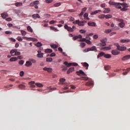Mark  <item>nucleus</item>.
Instances as JSON below:
<instances>
[{"mask_svg": "<svg viewBox=\"0 0 130 130\" xmlns=\"http://www.w3.org/2000/svg\"><path fill=\"white\" fill-rule=\"evenodd\" d=\"M109 4L110 6H114L116 9L120 10V11L123 12L127 11V8H128V4L126 3H116L110 1Z\"/></svg>", "mask_w": 130, "mask_h": 130, "instance_id": "obj_1", "label": "nucleus"}, {"mask_svg": "<svg viewBox=\"0 0 130 130\" xmlns=\"http://www.w3.org/2000/svg\"><path fill=\"white\" fill-rule=\"evenodd\" d=\"M87 51H95V52H97L98 50H97V49L96 48V46H93L91 48H87Z\"/></svg>", "mask_w": 130, "mask_h": 130, "instance_id": "obj_2", "label": "nucleus"}, {"mask_svg": "<svg viewBox=\"0 0 130 130\" xmlns=\"http://www.w3.org/2000/svg\"><path fill=\"white\" fill-rule=\"evenodd\" d=\"M64 29H66V30H67V31H68L69 32H74V29H73V28L69 26L68 25H65L64 26Z\"/></svg>", "mask_w": 130, "mask_h": 130, "instance_id": "obj_3", "label": "nucleus"}, {"mask_svg": "<svg viewBox=\"0 0 130 130\" xmlns=\"http://www.w3.org/2000/svg\"><path fill=\"white\" fill-rule=\"evenodd\" d=\"M76 74L78 76H80V77H82V76H87L86 74H85L82 70H79L76 72Z\"/></svg>", "mask_w": 130, "mask_h": 130, "instance_id": "obj_4", "label": "nucleus"}, {"mask_svg": "<svg viewBox=\"0 0 130 130\" xmlns=\"http://www.w3.org/2000/svg\"><path fill=\"white\" fill-rule=\"evenodd\" d=\"M119 53H120V52L119 51H118L117 50H113L112 51V54H113V55H118V54H119Z\"/></svg>", "mask_w": 130, "mask_h": 130, "instance_id": "obj_5", "label": "nucleus"}, {"mask_svg": "<svg viewBox=\"0 0 130 130\" xmlns=\"http://www.w3.org/2000/svg\"><path fill=\"white\" fill-rule=\"evenodd\" d=\"M86 23H87L86 20H83L82 21H80V20H79L78 26H85Z\"/></svg>", "mask_w": 130, "mask_h": 130, "instance_id": "obj_6", "label": "nucleus"}, {"mask_svg": "<svg viewBox=\"0 0 130 130\" xmlns=\"http://www.w3.org/2000/svg\"><path fill=\"white\" fill-rule=\"evenodd\" d=\"M32 17L34 20H36V19H40V16L38 14H35L32 15Z\"/></svg>", "mask_w": 130, "mask_h": 130, "instance_id": "obj_7", "label": "nucleus"}, {"mask_svg": "<svg viewBox=\"0 0 130 130\" xmlns=\"http://www.w3.org/2000/svg\"><path fill=\"white\" fill-rule=\"evenodd\" d=\"M117 50H119L120 51H124V50H126V47L120 46L117 49Z\"/></svg>", "mask_w": 130, "mask_h": 130, "instance_id": "obj_8", "label": "nucleus"}, {"mask_svg": "<svg viewBox=\"0 0 130 130\" xmlns=\"http://www.w3.org/2000/svg\"><path fill=\"white\" fill-rule=\"evenodd\" d=\"M1 16L3 19H6L7 17H9V14L7 12H4L1 14Z\"/></svg>", "mask_w": 130, "mask_h": 130, "instance_id": "obj_9", "label": "nucleus"}, {"mask_svg": "<svg viewBox=\"0 0 130 130\" xmlns=\"http://www.w3.org/2000/svg\"><path fill=\"white\" fill-rule=\"evenodd\" d=\"M130 59V55H127L123 56L122 58V60L125 61V60H127V59Z\"/></svg>", "mask_w": 130, "mask_h": 130, "instance_id": "obj_10", "label": "nucleus"}, {"mask_svg": "<svg viewBox=\"0 0 130 130\" xmlns=\"http://www.w3.org/2000/svg\"><path fill=\"white\" fill-rule=\"evenodd\" d=\"M25 67H31V66H32V62H31V61L28 60V61H26L25 64Z\"/></svg>", "mask_w": 130, "mask_h": 130, "instance_id": "obj_11", "label": "nucleus"}, {"mask_svg": "<svg viewBox=\"0 0 130 130\" xmlns=\"http://www.w3.org/2000/svg\"><path fill=\"white\" fill-rule=\"evenodd\" d=\"M88 25L90 26V27H96V23L95 22H88Z\"/></svg>", "mask_w": 130, "mask_h": 130, "instance_id": "obj_12", "label": "nucleus"}, {"mask_svg": "<svg viewBox=\"0 0 130 130\" xmlns=\"http://www.w3.org/2000/svg\"><path fill=\"white\" fill-rule=\"evenodd\" d=\"M43 70L44 71H46L47 72H48V73H51V72H52V69L51 68H47L45 67V68H44Z\"/></svg>", "mask_w": 130, "mask_h": 130, "instance_id": "obj_13", "label": "nucleus"}, {"mask_svg": "<svg viewBox=\"0 0 130 130\" xmlns=\"http://www.w3.org/2000/svg\"><path fill=\"white\" fill-rule=\"evenodd\" d=\"M18 50L16 49V51L15 52V53L14 54H12V56H18L19 55H21V52H18L17 51Z\"/></svg>", "mask_w": 130, "mask_h": 130, "instance_id": "obj_14", "label": "nucleus"}, {"mask_svg": "<svg viewBox=\"0 0 130 130\" xmlns=\"http://www.w3.org/2000/svg\"><path fill=\"white\" fill-rule=\"evenodd\" d=\"M28 84L29 85H30L31 88H35V85H34V84H35V82L30 81L28 83Z\"/></svg>", "mask_w": 130, "mask_h": 130, "instance_id": "obj_15", "label": "nucleus"}, {"mask_svg": "<svg viewBox=\"0 0 130 130\" xmlns=\"http://www.w3.org/2000/svg\"><path fill=\"white\" fill-rule=\"evenodd\" d=\"M63 64H65L67 67V68H69V67H72V63H69L68 61H64Z\"/></svg>", "mask_w": 130, "mask_h": 130, "instance_id": "obj_16", "label": "nucleus"}, {"mask_svg": "<svg viewBox=\"0 0 130 130\" xmlns=\"http://www.w3.org/2000/svg\"><path fill=\"white\" fill-rule=\"evenodd\" d=\"M110 12V9L109 8H105V10L103 11L104 14H108Z\"/></svg>", "mask_w": 130, "mask_h": 130, "instance_id": "obj_17", "label": "nucleus"}, {"mask_svg": "<svg viewBox=\"0 0 130 130\" xmlns=\"http://www.w3.org/2000/svg\"><path fill=\"white\" fill-rule=\"evenodd\" d=\"M88 77L83 76L79 78V80H81V81H88Z\"/></svg>", "mask_w": 130, "mask_h": 130, "instance_id": "obj_18", "label": "nucleus"}, {"mask_svg": "<svg viewBox=\"0 0 130 130\" xmlns=\"http://www.w3.org/2000/svg\"><path fill=\"white\" fill-rule=\"evenodd\" d=\"M118 26H119V27H120V28H123V27H124V26H125V24L124 23V22H120L118 24Z\"/></svg>", "mask_w": 130, "mask_h": 130, "instance_id": "obj_19", "label": "nucleus"}, {"mask_svg": "<svg viewBox=\"0 0 130 130\" xmlns=\"http://www.w3.org/2000/svg\"><path fill=\"white\" fill-rule=\"evenodd\" d=\"M19 89H21V90H24L25 88H26V86L23 84H20L18 85Z\"/></svg>", "mask_w": 130, "mask_h": 130, "instance_id": "obj_20", "label": "nucleus"}, {"mask_svg": "<svg viewBox=\"0 0 130 130\" xmlns=\"http://www.w3.org/2000/svg\"><path fill=\"white\" fill-rule=\"evenodd\" d=\"M82 64L83 66V67H85L86 70H88V68H89V64H88V63L85 62L82 63Z\"/></svg>", "mask_w": 130, "mask_h": 130, "instance_id": "obj_21", "label": "nucleus"}, {"mask_svg": "<svg viewBox=\"0 0 130 130\" xmlns=\"http://www.w3.org/2000/svg\"><path fill=\"white\" fill-rule=\"evenodd\" d=\"M18 60L17 57H12L10 59V61H16Z\"/></svg>", "mask_w": 130, "mask_h": 130, "instance_id": "obj_22", "label": "nucleus"}, {"mask_svg": "<svg viewBox=\"0 0 130 130\" xmlns=\"http://www.w3.org/2000/svg\"><path fill=\"white\" fill-rule=\"evenodd\" d=\"M75 70V68L72 67L70 68L69 70L67 71V74H70V73H72V72H73V71Z\"/></svg>", "mask_w": 130, "mask_h": 130, "instance_id": "obj_23", "label": "nucleus"}, {"mask_svg": "<svg viewBox=\"0 0 130 130\" xmlns=\"http://www.w3.org/2000/svg\"><path fill=\"white\" fill-rule=\"evenodd\" d=\"M88 14L87 13H85L84 14L83 17H84L85 20H90V18L88 17Z\"/></svg>", "mask_w": 130, "mask_h": 130, "instance_id": "obj_24", "label": "nucleus"}, {"mask_svg": "<svg viewBox=\"0 0 130 130\" xmlns=\"http://www.w3.org/2000/svg\"><path fill=\"white\" fill-rule=\"evenodd\" d=\"M27 30L28 31V32H30V33H32L33 32V29H32V27L30 26H28L27 27Z\"/></svg>", "mask_w": 130, "mask_h": 130, "instance_id": "obj_25", "label": "nucleus"}, {"mask_svg": "<svg viewBox=\"0 0 130 130\" xmlns=\"http://www.w3.org/2000/svg\"><path fill=\"white\" fill-rule=\"evenodd\" d=\"M105 55V53L103 52H101L100 54L98 55V58L99 57H101V56H104Z\"/></svg>", "mask_w": 130, "mask_h": 130, "instance_id": "obj_26", "label": "nucleus"}, {"mask_svg": "<svg viewBox=\"0 0 130 130\" xmlns=\"http://www.w3.org/2000/svg\"><path fill=\"white\" fill-rule=\"evenodd\" d=\"M125 71L126 72L122 73V75H123V76H125V75H127V74H128V72H129L130 71V68H127L125 70Z\"/></svg>", "mask_w": 130, "mask_h": 130, "instance_id": "obj_27", "label": "nucleus"}, {"mask_svg": "<svg viewBox=\"0 0 130 130\" xmlns=\"http://www.w3.org/2000/svg\"><path fill=\"white\" fill-rule=\"evenodd\" d=\"M93 81L88 82L85 84L86 86H93Z\"/></svg>", "mask_w": 130, "mask_h": 130, "instance_id": "obj_28", "label": "nucleus"}, {"mask_svg": "<svg viewBox=\"0 0 130 130\" xmlns=\"http://www.w3.org/2000/svg\"><path fill=\"white\" fill-rule=\"evenodd\" d=\"M130 40H121L120 42L121 43H126V42H129Z\"/></svg>", "mask_w": 130, "mask_h": 130, "instance_id": "obj_29", "label": "nucleus"}, {"mask_svg": "<svg viewBox=\"0 0 130 130\" xmlns=\"http://www.w3.org/2000/svg\"><path fill=\"white\" fill-rule=\"evenodd\" d=\"M50 28L51 30H53V31H54L55 32H57L58 31V29H57V28L53 27V26H50Z\"/></svg>", "mask_w": 130, "mask_h": 130, "instance_id": "obj_30", "label": "nucleus"}, {"mask_svg": "<svg viewBox=\"0 0 130 130\" xmlns=\"http://www.w3.org/2000/svg\"><path fill=\"white\" fill-rule=\"evenodd\" d=\"M46 53H51L52 52V50L50 49H47L45 50Z\"/></svg>", "mask_w": 130, "mask_h": 130, "instance_id": "obj_31", "label": "nucleus"}, {"mask_svg": "<svg viewBox=\"0 0 130 130\" xmlns=\"http://www.w3.org/2000/svg\"><path fill=\"white\" fill-rule=\"evenodd\" d=\"M101 12V10H96L93 12H92L91 13V15H96V14H98V13H100Z\"/></svg>", "mask_w": 130, "mask_h": 130, "instance_id": "obj_32", "label": "nucleus"}, {"mask_svg": "<svg viewBox=\"0 0 130 130\" xmlns=\"http://www.w3.org/2000/svg\"><path fill=\"white\" fill-rule=\"evenodd\" d=\"M36 86H37V87H39V88H42V87H43V84H41V83H35Z\"/></svg>", "mask_w": 130, "mask_h": 130, "instance_id": "obj_33", "label": "nucleus"}, {"mask_svg": "<svg viewBox=\"0 0 130 130\" xmlns=\"http://www.w3.org/2000/svg\"><path fill=\"white\" fill-rule=\"evenodd\" d=\"M110 69H111V67H110V66H109V65L105 66V71H109V70H110Z\"/></svg>", "mask_w": 130, "mask_h": 130, "instance_id": "obj_34", "label": "nucleus"}, {"mask_svg": "<svg viewBox=\"0 0 130 130\" xmlns=\"http://www.w3.org/2000/svg\"><path fill=\"white\" fill-rule=\"evenodd\" d=\"M15 5L16 7H22L23 6V4L22 3H16Z\"/></svg>", "mask_w": 130, "mask_h": 130, "instance_id": "obj_35", "label": "nucleus"}, {"mask_svg": "<svg viewBox=\"0 0 130 130\" xmlns=\"http://www.w3.org/2000/svg\"><path fill=\"white\" fill-rule=\"evenodd\" d=\"M105 18H106V19H111V18H112V15L110 14H107L105 15Z\"/></svg>", "mask_w": 130, "mask_h": 130, "instance_id": "obj_36", "label": "nucleus"}, {"mask_svg": "<svg viewBox=\"0 0 130 130\" xmlns=\"http://www.w3.org/2000/svg\"><path fill=\"white\" fill-rule=\"evenodd\" d=\"M64 82H66V79L63 78L60 79V83L62 84V85L64 84Z\"/></svg>", "mask_w": 130, "mask_h": 130, "instance_id": "obj_37", "label": "nucleus"}, {"mask_svg": "<svg viewBox=\"0 0 130 130\" xmlns=\"http://www.w3.org/2000/svg\"><path fill=\"white\" fill-rule=\"evenodd\" d=\"M115 20L116 21H118V22H120V23H122V22H124V20L120 18H115Z\"/></svg>", "mask_w": 130, "mask_h": 130, "instance_id": "obj_38", "label": "nucleus"}, {"mask_svg": "<svg viewBox=\"0 0 130 130\" xmlns=\"http://www.w3.org/2000/svg\"><path fill=\"white\" fill-rule=\"evenodd\" d=\"M112 31V29H106L105 31V33H106V34H109V33H110V32Z\"/></svg>", "mask_w": 130, "mask_h": 130, "instance_id": "obj_39", "label": "nucleus"}, {"mask_svg": "<svg viewBox=\"0 0 130 130\" xmlns=\"http://www.w3.org/2000/svg\"><path fill=\"white\" fill-rule=\"evenodd\" d=\"M47 62H51L52 61V58L51 57H48L46 58Z\"/></svg>", "mask_w": 130, "mask_h": 130, "instance_id": "obj_40", "label": "nucleus"}, {"mask_svg": "<svg viewBox=\"0 0 130 130\" xmlns=\"http://www.w3.org/2000/svg\"><path fill=\"white\" fill-rule=\"evenodd\" d=\"M104 57H105V58H111V55L109 54H105Z\"/></svg>", "mask_w": 130, "mask_h": 130, "instance_id": "obj_41", "label": "nucleus"}, {"mask_svg": "<svg viewBox=\"0 0 130 130\" xmlns=\"http://www.w3.org/2000/svg\"><path fill=\"white\" fill-rule=\"evenodd\" d=\"M98 46H101V47L106 46V43H100L99 44H98Z\"/></svg>", "mask_w": 130, "mask_h": 130, "instance_id": "obj_42", "label": "nucleus"}, {"mask_svg": "<svg viewBox=\"0 0 130 130\" xmlns=\"http://www.w3.org/2000/svg\"><path fill=\"white\" fill-rule=\"evenodd\" d=\"M28 60H30L32 63H36V60L35 59L30 58Z\"/></svg>", "mask_w": 130, "mask_h": 130, "instance_id": "obj_43", "label": "nucleus"}, {"mask_svg": "<svg viewBox=\"0 0 130 130\" xmlns=\"http://www.w3.org/2000/svg\"><path fill=\"white\" fill-rule=\"evenodd\" d=\"M50 46L52 48H57L58 47V46L56 44H52L50 45Z\"/></svg>", "mask_w": 130, "mask_h": 130, "instance_id": "obj_44", "label": "nucleus"}, {"mask_svg": "<svg viewBox=\"0 0 130 130\" xmlns=\"http://www.w3.org/2000/svg\"><path fill=\"white\" fill-rule=\"evenodd\" d=\"M101 42L102 43H106L107 42V39L105 38L100 40Z\"/></svg>", "mask_w": 130, "mask_h": 130, "instance_id": "obj_45", "label": "nucleus"}, {"mask_svg": "<svg viewBox=\"0 0 130 130\" xmlns=\"http://www.w3.org/2000/svg\"><path fill=\"white\" fill-rule=\"evenodd\" d=\"M98 18L99 19H104L105 18V15L101 14L100 15H99Z\"/></svg>", "mask_w": 130, "mask_h": 130, "instance_id": "obj_46", "label": "nucleus"}, {"mask_svg": "<svg viewBox=\"0 0 130 130\" xmlns=\"http://www.w3.org/2000/svg\"><path fill=\"white\" fill-rule=\"evenodd\" d=\"M105 50H110L111 49V45H109L108 47H104Z\"/></svg>", "mask_w": 130, "mask_h": 130, "instance_id": "obj_47", "label": "nucleus"}, {"mask_svg": "<svg viewBox=\"0 0 130 130\" xmlns=\"http://www.w3.org/2000/svg\"><path fill=\"white\" fill-rule=\"evenodd\" d=\"M21 33L22 36H25L26 34H27V32L25 30H21Z\"/></svg>", "mask_w": 130, "mask_h": 130, "instance_id": "obj_48", "label": "nucleus"}, {"mask_svg": "<svg viewBox=\"0 0 130 130\" xmlns=\"http://www.w3.org/2000/svg\"><path fill=\"white\" fill-rule=\"evenodd\" d=\"M37 57L42 58L43 57V53H39L37 55Z\"/></svg>", "mask_w": 130, "mask_h": 130, "instance_id": "obj_49", "label": "nucleus"}, {"mask_svg": "<svg viewBox=\"0 0 130 130\" xmlns=\"http://www.w3.org/2000/svg\"><path fill=\"white\" fill-rule=\"evenodd\" d=\"M36 46H37V47H40V46H42V44L40 42H38L37 44H36Z\"/></svg>", "mask_w": 130, "mask_h": 130, "instance_id": "obj_50", "label": "nucleus"}, {"mask_svg": "<svg viewBox=\"0 0 130 130\" xmlns=\"http://www.w3.org/2000/svg\"><path fill=\"white\" fill-rule=\"evenodd\" d=\"M107 75H108V76H109V78H111L112 77H114V76H115V73H111V74H109L108 73H107Z\"/></svg>", "mask_w": 130, "mask_h": 130, "instance_id": "obj_51", "label": "nucleus"}, {"mask_svg": "<svg viewBox=\"0 0 130 130\" xmlns=\"http://www.w3.org/2000/svg\"><path fill=\"white\" fill-rule=\"evenodd\" d=\"M62 71H67L68 70V67L66 66H62Z\"/></svg>", "mask_w": 130, "mask_h": 130, "instance_id": "obj_52", "label": "nucleus"}, {"mask_svg": "<svg viewBox=\"0 0 130 130\" xmlns=\"http://www.w3.org/2000/svg\"><path fill=\"white\" fill-rule=\"evenodd\" d=\"M29 41H34V42H36V41H38V40H37V39H36V38H30V39H29Z\"/></svg>", "mask_w": 130, "mask_h": 130, "instance_id": "obj_53", "label": "nucleus"}, {"mask_svg": "<svg viewBox=\"0 0 130 130\" xmlns=\"http://www.w3.org/2000/svg\"><path fill=\"white\" fill-rule=\"evenodd\" d=\"M16 51V49H12L11 51H10V53L11 54H13V53H15Z\"/></svg>", "mask_w": 130, "mask_h": 130, "instance_id": "obj_54", "label": "nucleus"}, {"mask_svg": "<svg viewBox=\"0 0 130 130\" xmlns=\"http://www.w3.org/2000/svg\"><path fill=\"white\" fill-rule=\"evenodd\" d=\"M80 46L83 48L86 46V44L85 43H81Z\"/></svg>", "mask_w": 130, "mask_h": 130, "instance_id": "obj_55", "label": "nucleus"}, {"mask_svg": "<svg viewBox=\"0 0 130 130\" xmlns=\"http://www.w3.org/2000/svg\"><path fill=\"white\" fill-rule=\"evenodd\" d=\"M68 12H70V13H75V12H77V10H75L74 9H69Z\"/></svg>", "mask_w": 130, "mask_h": 130, "instance_id": "obj_56", "label": "nucleus"}, {"mask_svg": "<svg viewBox=\"0 0 130 130\" xmlns=\"http://www.w3.org/2000/svg\"><path fill=\"white\" fill-rule=\"evenodd\" d=\"M60 5H61V4H60V3H56V4H54V7H59V6H60Z\"/></svg>", "mask_w": 130, "mask_h": 130, "instance_id": "obj_57", "label": "nucleus"}, {"mask_svg": "<svg viewBox=\"0 0 130 130\" xmlns=\"http://www.w3.org/2000/svg\"><path fill=\"white\" fill-rule=\"evenodd\" d=\"M17 40H18V41H23V39H22L21 37H18L17 38Z\"/></svg>", "mask_w": 130, "mask_h": 130, "instance_id": "obj_58", "label": "nucleus"}, {"mask_svg": "<svg viewBox=\"0 0 130 130\" xmlns=\"http://www.w3.org/2000/svg\"><path fill=\"white\" fill-rule=\"evenodd\" d=\"M114 45L116 47H117V49H118V48L119 47V44L117 43H114Z\"/></svg>", "mask_w": 130, "mask_h": 130, "instance_id": "obj_59", "label": "nucleus"}, {"mask_svg": "<svg viewBox=\"0 0 130 130\" xmlns=\"http://www.w3.org/2000/svg\"><path fill=\"white\" fill-rule=\"evenodd\" d=\"M53 0H46L45 1V3H46V4H50L51 3H52Z\"/></svg>", "mask_w": 130, "mask_h": 130, "instance_id": "obj_60", "label": "nucleus"}, {"mask_svg": "<svg viewBox=\"0 0 130 130\" xmlns=\"http://www.w3.org/2000/svg\"><path fill=\"white\" fill-rule=\"evenodd\" d=\"M85 42H86V43H87V44H89V45L92 44V43H91V41H90V40H86L85 41Z\"/></svg>", "mask_w": 130, "mask_h": 130, "instance_id": "obj_61", "label": "nucleus"}, {"mask_svg": "<svg viewBox=\"0 0 130 130\" xmlns=\"http://www.w3.org/2000/svg\"><path fill=\"white\" fill-rule=\"evenodd\" d=\"M86 40H87V39L85 38H82V39L81 38V39L80 40V41L81 42H86Z\"/></svg>", "mask_w": 130, "mask_h": 130, "instance_id": "obj_62", "label": "nucleus"}, {"mask_svg": "<svg viewBox=\"0 0 130 130\" xmlns=\"http://www.w3.org/2000/svg\"><path fill=\"white\" fill-rule=\"evenodd\" d=\"M22 39H24V40H30V38H28L27 37H23Z\"/></svg>", "mask_w": 130, "mask_h": 130, "instance_id": "obj_63", "label": "nucleus"}, {"mask_svg": "<svg viewBox=\"0 0 130 130\" xmlns=\"http://www.w3.org/2000/svg\"><path fill=\"white\" fill-rule=\"evenodd\" d=\"M19 76L20 77H23V76H24V72L23 71H21L19 73Z\"/></svg>", "mask_w": 130, "mask_h": 130, "instance_id": "obj_64", "label": "nucleus"}]
</instances>
